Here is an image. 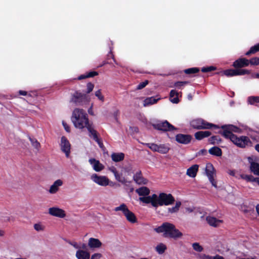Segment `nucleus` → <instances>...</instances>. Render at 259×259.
<instances>
[{"mask_svg": "<svg viewBox=\"0 0 259 259\" xmlns=\"http://www.w3.org/2000/svg\"><path fill=\"white\" fill-rule=\"evenodd\" d=\"M97 74H98V73L97 72H95V71L90 72L89 73H86L85 74H82V75L79 76L77 78V79L81 80L83 79H85L86 78L93 77L94 76L97 75Z\"/></svg>", "mask_w": 259, "mask_h": 259, "instance_id": "nucleus-34", "label": "nucleus"}, {"mask_svg": "<svg viewBox=\"0 0 259 259\" xmlns=\"http://www.w3.org/2000/svg\"><path fill=\"white\" fill-rule=\"evenodd\" d=\"M71 120L76 128L83 130L87 128L89 133L90 128L94 129L93 124L90 123L87 113L82 109H74L72 112Z\"/></svg>", "mask_w": 259, "mask_h": 259, "instance_id": "nucleus-2", "label": "nucleus"}, {"mask_svg": "<svg viewBox=\"0 0 259 259\" xmlns=\"http://www.w3.org/2000/svg\"><path fill=\"white\" fill-rule=\"evenodd\" d=\"M206 220L207 223L211 226L218 227L219 225L222 222V221L217 219V218L208 216L206 217Z\"/></svg>", "mask_w": 259, "mask_h": 259, "instance_id": "nucleus-20", "label": "nucleus"}, {"mask_svg": "<svg viewBox=\"0 0 259 259\" xmlns=\"http://www.w3.org/2000/svg\"><path fill=\"white\" fill-rule=\"evenodd\" d=\"M228 174H229L230 176L231 177H236L237 176L236 175V172L234 170H229Z\"/></svg>", "mask_w": 259, "mask_h": 259, "instance_id": "nucleus-56", "label": "nucleus"}, {"mask_svg": "<svg viewBox=\"0 0 259 259\" xmlns=\"http://www.w3.org/2000/svg\"><path fill=\"white\" fill-rule=\"evenodd\" d=\"M209 153L213 155L220 156L222 155V150L218 147H213L209 150Z\"/></svg>", "mask_w": 259, "mask_h": 259, "instance_id": "nucleus-30", "label": "nucleus"}, {"mask_svg": "<svg viewBox=\"0 0 259 259\" xmlns=\"http://www.w3.org/2000/svg\"><path fill=\"white\" fill-rule=\"evenodd\" d=\"M114 210L115 211H121L126 217V219L130 221V210L128 207L125 204L122 203L119 206L115 207Z\"/></svg>", "mask_w": 259, "mask_h": 259, "instance_id": "nucleus-15", "label": "nucleus"}, {"mask_svg": "<svg viewBox=\"0 0 259 259\" xmlns=\"http://www.w3.org/2000/svg\"><path fill=\"white\" fill-rule=\"evenodd\" d=\"M112 49L111 48H110V52H109V54L108 55V56L109 57L110 55L111 57L113 59L114 62H115V63L117 64L116 61H115V60L114 58V56H113V54L112 53Z\"/></svg>", "mask_w": 259, "mask_h": 259, "instance_id": "nucleus-57", "label": "nucleus"}, {"mask_svg": "<svg viewBox=\"0 0 259 259\" xmlns=\"http://www.w3.org/2000/svg\"><path fill=\"white\" fill-rule=\"evenodd\" d=\"M62 184H63V182L60 179L57 180L50 187V188L49 191V192L51 194L56 193L58 191L59 187L62 186Z\"/></svg>", "mask_w": 259, "mask_h": 259, "instance_id": "nucleus-19", "label": "nucleus"}, {"mask_svg": "<svg viewBox=\"0 0 259 259\" xmlns=\"http://www.w3.org/2000/svg\"><path fill=\"white\" fill-rule=\"evenodd\" d=\"M153 126L155 129L163 131H172L176 130L175 127L167 121L153 124Z\"/></svg>", "mask_w": 259, "mask_h": 259, "instance_id": "nucleus-7", "label": "nucleus"}, {"mask_svg": "<svg viewBox=\"0 0 259 259\" xmlns=\"http://www.w3.org/2000/svg\"><path fill=\"white\" fill-rule=\"evenodd\" d=\"M247 102L251 105H255L256 103H259L258 96H250L247 99Z\"/></svg>", "mask_w": 259, "mask_h": 259, "instance_id": "nucleus-35", "label": "nucleus"}, {"mask_svg": "<svg viewBox=\"0 0 259 259\" xmlns=\"http://www.w3.org/2000/svg\"><path fill=\"white\" fill-rule=\"evenodd\" d=\"M213 259H224V258L222 256L217 255L213 257Z\"/></svg>", "mask_w": 259, "mask_h": 259, "instance_id": "nucleus-61", "label": "nucleus"}, {"mask_svg": "<svg viewBox=\"0 0 259 259\" xmlns=\"http://www.w3.org/2000/svg\"><path fill=\"white\" fill-rule=\"evenodd\" d=\"M146 145L153 151L157 152L159 145L154 143H148Z\"/></svg>", "mask_w": 259, "mask_h": 259, "instance_id": "nucleus-39", "label": "nucleus"}, {"mask_svg": "<svg viewBox=\"0 0 259 259\" xmlns=\"http://www.w3.org/2000/svg\"><path fill=\"white\" fill-rule=\"evenodd\" d=\"M49 213L52 216L64 218L66 217V212L64 210L58 207H50L48 210Z\"/></svg>", "mask_w": 259, "mask_h": 259, "instance_id": "nucleus-8", "label": "nucleus"}, {"mask_svg": "<svg viewBox=\"0 0 259 259\" xmlns=\"http://www.w3.org/2000/svg\"><path fill=\"white\" fill-rule=\"evenodd\" d=\"M89 162L96 171H100L104 168V166L99 160L95 158L90 159Z\"/></svg>", "mask_w": 259, "mask_h": 259, "instance_id": "nucleus-12", "label": "nucleus"}, {"mask_svg": "<svg viewBox=\"0 0 259 259\" xmlns=\"http://www.w3.org/2000/svg\"><path fill=\"white\" fill-rule=\"evenodd\" d=\"M210 183L211 184L212 186H213L215 188H220L222 186L221 183H220V185L218 186V182L217 179H209Z\"/></svg>", "mask_w": 259, "mask_h": 259, "instance_id": "nucleus-46", "label": "nucleus"}, {"mask_svg": "<svg viewBox=\"0 0 259 259\" xmlns=\"http://www.w3.org/2000/svg\"><path fill=\"white\" fill-rule=\"evenodd\" d=\"M251 77L253 78H259V73L252 74Z\"/></svg>", "mask_w": 259, "mask_h": 259, "instance_id": "nucleus-63", "label": "nucleus"}, {"mask_svg": "<svg viewBox=\"0 0 259 259\" xmlns=\"http://www.w3.org/2000/svg\"><path fill=\"white\" fill-rule=\"evenodd\" d=\"M178 95L179 93L176 90H171L170 92V101L173 103H178L179 101Z\"/></svg>", "mask_w": 259, "mask_h": 259, "instance_id": "nucleus-28", "label": "nucleus"}, {"mask_svg": "<svg viewBox=\"0 0 259 259\" xmlns=\"http://www.w3.org/2000/svg\"><path fill=\"white\" fill-rule=\"evenodd\" d=\"M250 73V71L247 69H236V76L243 75L245 74H249Z\"/></svg>", "mask_w": 259, "mask_h": 259, "instance_id": "nucleus-37", "label": "nucleus"}, {"mask_svg": "<svg viewBox=\"0 0 259 259\" xmlns=\"http://www.w3.org/2000/svg\"><path fill=\"white\" fill-rule=\"evenodd\" d=\"M210 135V133L208 131H200L195 134V137L196 139L200 140L203 138L207 137Z\"/></svg>", "mask_w": 259, "mask_h": 259, "instance_id": "nucleus-26", "label": "nucleus"}, {"mask_svg": "<svg viewBox=\"0 0 259 259\" xmlns=\"http://www.w3.org/2000/svg\"><path fill=\"white\" fill-rule=\"evenodd\" d=\"M95 95L102 102L104 101V96L102 95L100 89H99L95 92Z\"/></svg>", "mask_w": 259, "mask_h": 259, "instance_id": "nucleus-38", "label": "nucleus"}, {"mask_svg": "<svg viewBox=\"0 0 259 259\" xmlns=\"http://www.w3.org/2000/svg\"><path fill=\"white\" fill-rule=\"evenodd\" d=\"M166 249V246L162 243H159L155 247V250L159 254H163Z\"/></svg>", "mask_w": 259, "mask_h": 259, "instance_id": "nucleus-29", "label": "nucleus"}, {"mask_svg": "<svg viewBox=\"0 0 259 259\" xmlns=\"http://www.w3.org/2000/svg\"><path fill=\"white\" fill-rule=\"evenodd\" d=\"M176 139L178 143L187 144L190 142L191 137L188 135L178 134L176 136Z\"/></svg>", "mask_w": 259, "mask_h": 259, "instance_id": "nucleus-14", "label": "nucleus"}, {"mask_svg": "<svg viewBox=\"0 0 259 259\" xmlns=\"http://www.w3.org/2000/svg\"><path fill=\"white\" fill-rule=\"evenodd\" d=\"M198 170V165L195 164L189 168L187 170V175L192 178H194Z\"/></svg>", "mask_w": 259, "mask_h": 259, "instance_id": "nucleus-24", "label": "nucleus"}, {"mask_svg": "<svg viewBox=\"0 0 259 259\" xmlns=\"http://www.w3.org/2000/svg\"><path fill=\"white\" fill-rule=\"evenodd\" d=\"M135 191L141 197L149 195L150 193V189L145 186H142L137 189Z\"/></svg>", "mask_w": 259, "mask_h": 259, "instance_id": "nucleus-23", "label": "nucleus"}, {"mask_svg": "<svg viewBox=\"0 0 259 259\" xmlns=\"http://www.w3.org/2000/svg\"><path fill=\"white\" fill-rule=\"evenodd\" d=\"M205 172L207 177L209 178H213L216 177L214 168L210 163H208L206 165Z\"/></svg>", "mask_w": 259, "mask_h": 259, "instance_id": "nucleus-17", "label": "nucleus"}, {"mask_svg": "<svg viewBox=\"0 0 259 259\" xmlns=\"http://www.w3.org/2000/svg\"><path fill=\"white\" fill-rule=\"evenodd\" d=\"M75 255L77 259H89L90 257L89 252L80 249L76 251Z\"/></svg>", "mask_w": 259, "mask_h": 259, "instance_id": "nucleus-22", "label": "nucleus"}, {"mask_svg": "<svg viewBox=\"0 0 259 259\" xmlns=\"http://www.w3.org/2000/svg\"><path fill=\"white\" fill-rule=\"evenodd\" d=\"M154 230L158 233H163L164 237H168L177 239L183 236V234L178 229L176 228L175 226L170 223L165 222L156 228Z\"/></svg>", "mask_w": 259, "mask_h": 259, "instance_id": "nucleus-3", "label": "nucleus"}, {"mask_svg": "<svg viewBox=\"0 0 259 259\" xmlns=\"http://www.w3.org/2000/svg\"><path fill=\"white\" fill-rule=\"evenodd\" d=\"M175 201V198L171 194L160 193L159 194L158 206L171 205L173 204Z\"/></svg>", "mask_w": 259, "mask_h": 259, "instance_id": "nucleus-4", "label": "nucleus"}, {"mask_svg": "<svg viewBox=\"0 0 259 259\" xmlns=\"http://www.w3.org/2000/svg\"><path fill=\"white\" fill-rule=\"evenodd\" d=\"M89 136L93 138V139L98 143L101 148H103V144L98 138V133L96 130L95 129L90 128Z\"/></svg>", "mask_w": 259, "mask_h": 259, "instance_id": "nucleus-18", "label": "nucleus"}, {"mask_svg": "<svg viewBox=\"0 0 259 259\" xmlns=\"http://www.w3.org/2000/svg\"><path fill=\"white\" fill-rule=\"evenodd\" d=\"M60 147L61 150L65 153L67 157H69L70 153V144L65 137L61 139Z\"/></svg>", "mask_w": 259, "mask_h": 259, "instance_id": "nucleus-9", "label": "nucleus"}, {"mask_svg": "<svg viewBox=\"0 0 259 259\" xmlns=\"http://www.w3.org/2000/svg\"><path fill=\"white\" fill-rule=\"evenodd\" d=\"M191 125L195 128H210L211 127L218 128L215 125L207 123L201 119H197L191 122Z\"/></svg>", "mask_w": 259, "mask_h": 259, "instance_id": "nucleus-5", "label": "nucleus"}, {"mask_svg": "<svg viewBox=\"0 0 259 259\" xmlns=\"http://www.w3.org/2000/svg\"><path fill=\"white\" fill-rule=\"evenodd\" d=\"M198 71H199V69L197 68H189V69H186L185 70V72L186 74H192V73H196Z\"/></svg>", "mask_w": 259, "mask_h": 259, "instance_id": "nucleus-45", "label": "nucleus"}, {"mask_svg": "<svg viewBox=\"0 0 259 259\" xmlns=\"http://www.w3.org/2000/svg\"><path fill=\"white\" fill-rule=\"evenodd\" d=\"M102 243L99 239L94 238H90L88 241V246L91 248H100L102 246Z\"/></svg>", "mask_w": 259, "mask_h": 259, "instance_id": "nucleus-16", "label": "nucleus"}, {"mask_svg": "<svg viewBox=\"0 0 259 259\" xmlns=\"http://www.w3.org/2000/svg\"><path fill=\"white\" fill-rule=\"evenodd\" d=\"M87 95L79 92L73 94L70 100V102L74 103L76 105H82L87 99Z\"/></svg>", "mask_w": 259, "mask_h": 259, "instance_id": "nucleus-6", "label": "nucleus"}, {"mask_svg": "<svg viewBox=\"0 0 259 259\" xmlns=\"http://www.w3.org/2000/svg\"><path fill=\"white\" fill-rule=\"evenodd\" d=\"M62 125L64 128V129L65 130V131L68 132V133H69L70 132V127L66 123V122H65L64 121H62Z\"/></svg>", "mask_w": 259, "mask_h": 259, "instance_id": "nucleus-54", "label": "nucleus"}, {"mask_svg": "<svg viewBox=\"0 0 259 259\" xmlns=\"http://www.w3.org/2000/svg\"><path fill=\"white\" fill-rule=\"evenodd\" d=\"M137 219L135 214L131 211V223H136Z\"/></svg>", "mask_w": 259, "mask_h": 259, "instance_id": "nucleus-52", "label": "nucleus"}, {"mask_svg": "<svg viewBox=\"0 0 259 259\" xmlns=\"http://www.w3.org/2000/svg\"><path fill=\"white\" fill-rule=\"evenodd\" d=\"M95 183L101 186H109L112 187H116L119 185L116 182H113L109 179H93Z\"/></svg>", "mask_w": 259, "mask_h": 259, "instance_id": "nucleus-11", "label": "nucleus"}, {"mask_svg": "<svg viewBox=\"0 0 259 259\" xmlns=\"http://www.w3.org/2000/svg\"><path fill=\"white\" fill-rule=\"evenodd\" d=\"M141 174V171H137L136 172V176H133V178H136V179L140 178Z\"/></svg>", "mask_w": 259, "mask_h": 259, "instance_id": "nucleus-58", "label": "nucleus"}, {"mask_svg": "<svg viewBox=\"0 0 259 259\" xmlns=\"http://www.w3.org/2000/svg\"><path fill=\"white\" fill-rule=\"evenodd\" d=\"M110 170L114 174L115 178H118L119 176L114 167L111 168Z\"/></svg>", "mask_w": 259, "mask_h": 259, "instance_id": "nucleus-55", "label": "nucleus"}, {"mask_svg": "<svg viewBox=\"0 0 259 259\" xmlns=\"http://www.w3.org/2000/svg\"><path fill=\"white\" fill-rule=\"evenodd\" d=\"M112 160L114 162H119L123 160L124 154L123 153H113L111 155Z\"/></svg>", "mask_w": 259, "mask_h": 259, "instance_id": "nucleus-25", "label": "nucleus"}, {"mask_svg": "<svg viewBox=\"0 0 259 259\" xmlns=\"http://www.w3.org/2000/svg\"><path fill=\"white\" fill-rule=\"evenodd\" d=\"M222 73L227 77H232L236 76V69H227L224 70Z\"/></svg>", "mask_w": 259, "mask_h": 259, "instance_id": "nucleus-33", "label": "nucleus"}, {"mask_svg": "<svg viewBox=\"0 0 259 259\" xmlns=\"http://www.w3.org/2000/svg\"><path fill=\"white\" fill-rule=\"evenodd\" d=\"M19 94L20 95L26 96L27 95V92L26 91H19Z\"/></svg>", "mask_w": 259, "mask_h": 259, "instance_id": "nucleus-60", "label": "nucleus"}, {"mask_svg": "<svg viewBox=\"0 0 259 259\" xmlns=\"http://www.w3.org/2000/svg\"><path fill=\"white\" fill-rule=\"evenodd\" d=\"M203 259H213V257H212L209 255H205L203 258Z\"/></svg>", "mask_w": 259, "mask_h": 259, "instance_id": "nucleus-62", "label": "nucleus"}, {"mask_svg": "<svg viewBox=\"0 0 259 259\" xmlns=\"http://www.w3.org/2000/svg\"><path fill=\"white\" fill-rule=\"evenodd\" d=\"M247 182L250 183L253 185L257 184L259 186V179H245Z\"/></svg>", "mask_w": 259, "mask_h": 259, "instance_id": "nucleus-50", "label": "nucleus"}, {"mask_svg": "<svg viewBox=\"0 0 259 259\" xmlns=\"http://www.w3.org/2000/svg\"><path fill=\"white\" fill-rule=\"evenodd\" d=\"M34 228L37 231H42L44 230L45 227L40 223H37L34 225Z\"/></svg>", "mask_w": 259, "mask_h": 259, "instance_id": "nucleus-43", "label": "nucleus"}, {"mask_svg": "<svg viewBox=\"0 0 259 259\" xmlns=\"http://www.w3.org/2000/svg\"><path fill=\"white\" fill-rule=\"evenodd\" d=\"M88 112L90 114L93 115H94V112L93 111V105L91 106V107L89 109Z\"/></svg>", "mask_w": 259, "mask_h": 259, "instance_id": "nucleus-59", "label": "nucleus"}, {"mask_svg": "<svg viewBox=\"0 0 259 259\" xmlns=\"http://www.w3.org/2000/svg\"><path fill=\"white\" fill-rule=\"evenodd\" d=\"M138 200L143 204H148L151 203L153 207L156 208V203L153 201H152L149 195L140 197Z\"/></svg>", "mask_w": 259, "mask_h": 259, "instance_id": "nucleus-21", "label": "nucleus"}, {"mask_svg": "<svg viewBox=\"0 0 259 259\" xmlns=\"http://www.w3.org/2000/svg\"><path fill=\"white\" fill-rule=\"evenodd\" d=\"M5 232L3 230L0 229V237H3L5 235Z\"/></svg>", "mask_w": 259, "mask_h": 259, "instance_id": "nucleus-64", "label": "nucleus"}, {"mask_svg": "<svg viewBox=\"0 0 259 259\" xmlns=\"http://www.w3.org/2000/svg\"><path fill=\"white\" fill-rule=\"evenodd\" d=\"M188 83V82L187 81H178L175 83L174 87L178 89H181Z\"/></svg>", "mask_w": 259, "mask_h": 259, "instance_id": "nucleus-42", "label": "nucleus"}, {"mask_svg": "<svg viewBox=\"0 0 259 259\" xmlns=\"http://www.w3.org/2000/svg\"><path fill=\"white\" fill-rule=\"evenodd\" d=\"M222 128L223 129V135L226 138L230 139L237 146L244 148L250 144V142L248 137L245 136L237 137L232 133L239 132L240 129L237 126L228 125L222 126Z\"/></svg>", "mask_w": 259, "mask_h": 259, "instance_id": "nucleus-1", "label": "nucleus"}, {"mask_svg": "<svg viewBox=\"0 0 259 259\" xmlns=\"http://www.w3.org/2000/svg\"><path fill=\"white\" fill-rule=\"evenodd\" d=\"M251 65H259V58L253 57L249 60V64Z\"/></svg>", "mask_w": 259, "mask_h": 259, "instance_id": "nucleus-40", "label": "nucleus"}, {"mask_svg": "<svg viewBox=\"0 0 259 259\" xmlns=\"http://www.w3.org/2000/svg\"><path fill=\"white\" fill-rule=\"evenodd\" d=\"M169 150V147L167 145L160 144L158 146L157 152L162 154H166L168 152Z\"/></svg>", "mask_w": 259, "mask_h": 259, "instance_id": "nucleus-32", "label": "nucleus"}, {"mask_svg": "<svg viewBox=\"0 0 259 259\" xmlns=\"http://www.w3.org/2000/svg\"><path fill=\"white\" fill-rule=\"evenodd\" d=\"M249 65V60L244 58H239L234 62L233 66L235 68H242Z\"/></svg>", "mask_w": 259, "mask_h": 259, "instance_id": "nucleus-13", "label": "nucleus"}, {"mask_svg": "<svg viewBox=\"0 0 259 259\" xmlns=\"http://www.w3.org/2000/svg\"><path fill=\"white\" fill-rule=\"evenodd\" d=\"M102 256L100 253H95L92 255L91 259H100Z\"/></svg>", "mask_w": 259, "mask_h": 259, "instance_id": "nucleus-53", "label": "nucleus"}, {"mask_svg": "<svg viewBox=\"0 0 259 259\" xmlns=\"http://www.w3.org/2000/svg\"><path fill=\"white\" fill-rule=\"evenodd\" d=\"M194 250L198 252H201L203 250V247L199 245L198 243H194L192 244Z\"/></svg>", "mask_w": 259, "mask_h": 259, "instance_id": "nucleus-41", "label": "nucleus"}, {"mask_svg": "<svg viewBox=\"0 0 259 259\" xmlns=\"http://www.w3.org/2000/svg\"><path fill=\"white\" fill-rule=\"evenodd\" d=\"M94 85L92 82H88L87 84V93H90L94 89Z\"/></svg>", "mask_w": 259, "mask_h": 259, "instance_id": "nucleus-48", "label": "nucleus"}, {"mask_svg": "<svg viewBox=\"0 0 259 259\" xmlns=\"http://www.w3.org/2000/svg\"><path fill=\"white\" fill-rule=\"evenodd\" d=\"M148 83V80H145L143 82H141L137 87V89L138 90L144 88Z\"/></svg>", "mask_w": 259, "mask_h": 259, "instance_id": "nucleus-51", "label": "nucleus"}, {"mask_svg": "<svg viewBox=\"0 0 259 259\" xmlns=\"http://www.w3.org/2000/svg\"><path fill=\"white\" fill-rule=\"evenodd\" d=\"M259 51V44L252 47L246 53V55H250L252 54H254L255 53Z\"/></svg>", "mask_w": 259, "mask_h": 259, "instance_id": "nucleus-36", "label": "nucleus"}, {"mask_svg": "<svg viewBox=\"0 0 259 259\" xmlns=\"http://www.w3.org/2000/svg\"><path fill=\"white\" fill-rule=\"evenodd\" d=\"M159 98L156 99L153 97L147 98L144 100L143 105L145 107L148 106L156 103Z\"/></svg>", "mask_w": 259, "mask_h": 259, "instance_id": "nucleus-27", "label": "nucleus"}, {"mask_svg": "<svg viewBox=\"0 0 259 259\" xmlns=\"http://www.w3.org/2000/svg\"><path fill=\"white\" fill-rule=\"evenodd\" d=\"M248 161L250 163V168L251 171L257 176H259V163L257 162V160L253 157H249L248 158Z\"/></svg>", "mask_w": 259, "mask_h": 259, "instance_id": "nucleus-10", "label": "nucleus"}, {"mask_svg": "<svg viewBox=\"0 0 259 259\" xmlns=\"http://www.w3.org/2000/svg\"><path fill=\"white\" fill-rule=\"evenodd\" d=\"M150 198H151L152 201H153L156 203V207H157L159 195L157 196L156 194H153L151 196H150Z\"/></svg>", "mask_w": 259, "mask_h": 259, "instance_id": "nucleus-49", "label": "nucleus"}, {"mask_svg": "<svg viewBox=\"0 0 259 259\" xmlns=\"http://www.w3.org/2000/svg\"><path fill=\"white\" fill-rule=\"evenodd\" d=\"M181 204H182L180 201H177L175 206L169 207L168 208V212L170 213L177 212L179 210Z\"/></svg>", "mask_w": 259, "mask_h": 259, "instance_id": "nucleus-31", "label": "nucleus"}, {"mask_svg": "<svg viewBox=\"0 0 259 259\" xmlns=\"http://www.w3.org/2000/svg\"><path fill=\"white\" fill-rule=\"evenodd\" d=\"M215 69H216L215 67L211 66H209V67H205L202 68L201 71L203 72H208L211 71L212 70H214Z\"/></svg>", "mask_w": 259, "mask_h": 259, "instance_id": "nucleus-47", "label": "nucleus"}, {"mask_svg": "<svg viewBox=\"0 0 259 259\" xmlns=\"http://www.w3.org/2000/svg\"><path fill=\"white\" fill-rule=\"evenodd\" d=\"M29 140L31 141L32 145L35 148L38 149L40 146L39 143L35 139H31L29 138Z\"/></svg>", "mask_w": 259, "mask_h": 259, "instance_id": "nucleus-44", "label": "nucleus"}]
</instances>
